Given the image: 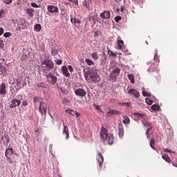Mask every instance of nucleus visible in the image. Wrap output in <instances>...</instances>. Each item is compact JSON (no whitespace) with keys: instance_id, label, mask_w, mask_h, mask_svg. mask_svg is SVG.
Here are the masks:
<instances>
[{"instance_id":"f257e3e1","label":"nucleus","mask_w":177,"mask_h":177,"mask_svg":"<svg viewBox=\"0 0 177 177\" xmlns=\"http://www.w3.org/2000/svg\"><path fill=\"white\" fill-rule=\"evenodd\" d=\"M55 67V64L53 63V60L45 59L42 61L41 64V71L44 74H48L52 68Z\"/></svg>"},{"instance_id":"f03ea898","label":"nucleus","mask_w":177,"mask_h":177,"mask_svg":"<svg viewBox=\"0 0 177 177\" xmlns=\"http://www.w3.org/2000/svg\"><path fill=\"white\" fill-rule=\"evenodd\" d=\"M86 80L89 81V82H93V84L99 82L100 81V77L97 74V71L94 70L89 72L86 77Z\"/></svg>"},{"instance_id":"7ed1b4c3","label":"nucleus","mask_w":177,"mask_h":177,"mask_svg":"<svg viewBox=\"0 0 177 177\" xmlns=\"http://www.w3.org/2000/svg\"><path fill=\"white\" fill-rule=\"evenodd\" d=\"M46 82L48 84H51L52 85H55L57 82V77L55 75V73H48L46 75Z\"/></svg>"},{"instance_id":"20e7f679","label":"nucleus","mask_w":177,"mask_h":177,"mask_svg":"<svg viewBox=\"0 0 177 177\" xmlns=\"http://www.w3.org/2000/svg\"><path fill=\"white\" fill-rule=\"evenodd\" d=\"M6 74V64H5V59H0V75H5Z\"/></svg>"},{"instance_id":"39448f33","label":"nucleus","mask_w":177,"mask_h":177,"mask_svg":"<svg viewBox=\"0 0 177 177\" xmlns=\"http://www.w3.org/2000/svg\"><path fill=\"white\" fill-rule=\"evenodd\" d=\"M96 160L98 162L100 168H102L103 163L104 162V158H103L102 153L99 152L97 153Z\"/></svg>"},{"instance_id":"423d86ee","label":"nucleus","mask_w":177,"mask_h":177,"mask_svg":"<svg viewBox=\"0 0 177 177\" xmlns=\"http://www.w3.org/2000/svg\"><path fill=\"white\" fill-rule=\"evenodd\" d=\"M39 111L41 114H46L47 109H46V104L43 101L40 102Z\"/></svg>"},{"instance_id":"0eeeda50","label":"nucleus","mask_w":177,"mask_h":177,"mask_svg":"<svg viewBox=\"0 0 177 177\" xmlns=\"http://www.w3.org/2000/svg\"><path fill=\"white\" fill-rule=\"evenodd\" d=\"M75 93L77 96L80 97H84L86 96V91L84 88H77L75 91Z\"/></svg>"},{"instance_id":"6e6552de","label":"nucleus","mask_w":177,"mask_h":177,"mask_svg":"<svg viewBox=\"0 0 177 177\" xmlns=\"http://www.w3.org/2000/svg\"><path fill=\"white\" fill-rule=\"evenodd\" d=\"M121 71V69L120 68H115L111 72V80L112 81H116L117 77L120 75V72Z\"/></svg>"},{"instance_id":"1a4fd4ad","label":"nucleus","mask_w":177,"mask_h":177,"mask_svg":"<svg viewBox=\"0 0 177 177\" xmlns=\"http://www.w3.org/2000/svg\"><path fill=\"white\" fill-rule=\"evenodd\" d=\"M20 104H21V102L15 98L10 101V109H14L15 107H17V106H20Z\"/></svg>"},{"instance_id":"9d476101","label":"nucleus","mask_w":177,"mask_h":177,"mask_svg":"<svg viewBox=\"0 0 177 177\" xmlns=\"http://www.w3.org/2000/svg\"><path fill=\"white\" fill-rule=\"evenodd\" d=\"M47 10L49 13H59V8L55 6H48Z\"/></svg>"},{"instance_id":"9b49d317","label":"nucleus","mask_w":177,"mask_h":177,"mask_svg":"<svg viewBox=\"0 0 177 177\" xmlns=\"http://www.w3.org/2000/svg\"><path fill=\"white\" fill-rule=\"evenodd\" d=\"M62 135L64 136L65 139H68L70 136V133L68 132V127L64 124V129L62 131Z\"/></svg>"},{"instance_id":"f8f14e48","label":"nucleus","mask_w":177,"mask_h":177,"mask_svg":"<svg viewBox=\"0 0 177 177\" xmlns=\"http://www.w3.org/2000/svg\"><path fill=\"white\" fill-rule=\"evenodd\" d=\"M100 135H101V138L104 140H106V139H107L109 136V133H107V129L104 128H102L100 131Z\"/></svg>"},{"instance_id":"ddd939ff","label":"nucleus","mask_w":177,"mask_h":177,"mask_svg":"<svg viewBox=\"0 0 177 177\" xmlns=\"http://www.w3.org/2000/svg\"><path fill=\"white\" fill-rule=\"evenodd\" d=\"M5 154H6V158H8V160H10V157H12V156H13V154H14L13 149H12V148L7 149L6 150Z\"/></svg>"},{"instance_id":"4468645a","label":"nucleus","mask_w":177,"mask_h":177,"mask_svg":"<svg viewBox=\"0 0 177 177\" xmlns=\"http://www.w3.org/2000/svg\"><path fill=\"white\" fill-rule=\"evenodd\" d=\"M6 84L5 83H1L0 84V95H6Z\"/></svg>"},{"instance_id":"2eb2a0df","label":"nucleus","mask_w":177,"mask_h":177,"mask_svg":"<svg viewBox=\"0 0 177 177\" xmlns=\"http://www.w3.org/2000/svg\"><path fill=\"white\" fill-rule=\"evenodd\" d=\"M118 136L120 138L124 136V125H122V124H118Z\"/></svg>"},{"instance_id":"dca6fc26","label":"nucleus","mask_w":177,"mask_h":177,"mask_svg":"<svg viewBox=\"0 0 177 177\" xmlns=\"http://www.w3.org/2000/svg\"><path fill=\"white\" fill-rule=\"evenodd\" d=\"M62 72V74L65 76V77H70V73L68 72V69L67 68V66H63L62 67V69H61Z\"/></svg>"},{"instance_id":"f3484780","label":"nucleus","mask_w":177,"mask_h":177,"mask_svg":"<svg viewBox=\"0 0 177 177\" xmlns=\"http://www.w3.org/2000/svg\"><path fill=\"white\" fill-rule=\"evenodd\" d=\"M129 95H133L134 97H139V96H140V95L139 94V91H138L136 89H130L129 91Z\"/></svg>"},{"instance_id":"a211bd4d","label":"nucleus","mask_w":177,"mask_h":177,"mask_svg":"<svg viewBox=\"0 0 177 177\" xmlns=\"http://www.w3.org/2000/svg\"><path fill=\"white\" fill-rule=\"evenodd\" d=\"M157 68H158V64H151L148 71L153 73V71H157Z\"/></svg>"},{"instance_id":"6ab92c4d","label":"nucleus","mask_w":177,"mask_h":177,"mask_svg":"<svg viewBox=\"0 0 177 177\" xmlns=\"http://www.w3.org/2000/svg\"><path fill=\"white\" fill-rule=\"evenodd\" d=\"M91 1L89 0H84L83 1V5L85 6V8L88 10V12H91L92 10V8H91Z\"/></svg>"},{"instance_id":"aec40b11","label":"nucleus","mask_w":177,"mask_h":177,"mask_svg":"<svg viewBox=\"0 0 177 177\" xmlns=\"http://www.w3.org/2000/svg\"><path fill=\"white\" fill-rule=\"evenodd\" d=\"M102 19H110V11H105L100 15Z\"/></svg>"},{"instance_id":"412c9836","label":"nucleus","mask_w":177,"mask_h":177,"mask_svg":"<svg viewBox=\"0 0 177 177\" xmlns=\"http://www.w3.org/2000/svg\"><path fill=\"white\" fill-rule=\"evenodd\" d=\"M71 21L73 24H81V20L77 19L76 17L73 18V15H71Z\"/></svg>"},{"instance_id":"4be33fe9","label":"nucleus","mask_w":177,"mask_h":177,"mask_svg":"<svg viewBox=\"0 0 177 177\" xmlns=\"http://www.w3.org/2000/svg\"><path fill=\"white\" fill-rule=\"evenodd\" d=\"M26 13L30 16V17H34V9L32 8H27L26 9Z\"/></svg>"},{"instance_id":"5701e85b","label":"nucleus","mask_w":177,"mask_h":177,"mask_svg":"<svg viewBox=\"0 0 177 177\" xmlns=\"http://www.w3.org/2000/svg\"><path fill=\"white\" fill-rule=\"evenodd\" d=\"M162 158L165 160L166 162H169V163L171 162V158H169V156L167 153L162 155Z\"/></svg>"},{"instance_id":"b1692460","label":"nucleus","mask_w":177,"mask_h":177,"mask_svg":"<svg viewBox=\"0 0 177 177\" xmlns=\"http://www.w3.org/2000/svg\"><path fill=\"white\" fill-rule=\"evenodd\" d=\"M154 62H156V64H158L160 63V58H158V53L156 52L154 54V58H153Z\"/></svg>"},{"instance_id":"393cba45","label":"nucleus","mask_w":177,"mask_h":177,"mask_svg":"<svg viewBox=\"0 0 177 177\" xmlns=\"http://www.w3.org/2000/svg\"><path fill=\"white\" fill-rule=\"evenodd\" d=\"M129 122H131V120H129V118H128V116L127 115L123 116V124H129Z\"/></svg>"},{"instance_id":"a878e982","label":"nucleus","mask_w":177,"mask_h":177,"mask_svg":"<svg viewBox=\"0 0 177 177\" xmlns=\"http://www.w3.org/2000/svg\"><path fill=\"white\" fill-rule=\"evenodd\" d=\"M154 145H156V140H154V138H151L150 140V147L151 149H153V150H156V147Z\"/></svg>"},{"instance_id":"bb28decb","label":"nucleus","mask_w":177,"mask_h":177,"mask_svg":"<svg viewBox=\"0 0 177 177\" xmlns=\"http://www.w3.org/2000/svg\"><path fill=\"white\" fill-rule=\"evenodd\" d=\"M41 30H42V26H41V24H37L36 25H35V31H37L38 32L41 31Z\"/></svg>"},{"instance_id":"cd10ccee","label":"nucleus","mask_w":177,"mask_h":177,"mask_svg":"<svg viewBox=\"0 0 177 177\" xmlns=\"http://www.w3.org/2000/svg\"><path fill=\"white\" fill-rule=\"evenodd\" d=\"M128 78L130 80V82H131V84H135V76H133V75H128Z\"/></svg>"},{"instance_id":"c85d7f7f","label":"nucleus","mask_w":177,"mask_h":177,"mask_svg":"<svg viewBox=\"0 0 177 177\" xmlns=\"http://www.w3.org/2000/svg\"><path fill=\"white\" fill-rule=\"evenodd\" d=\"M85 62L88 66H95L93 61L91 60L89 58L86 59Z\"/></svg>"},{"instance_id":"c756f323","label":"nucleus","mask_w":177,"mask_h":177,"mask_svg":"<svg viewBox=\"0 0 177 177\" xmlns=\"http://www.w3.org/2000/svg\"><path fill=\"white\" fill-rule=\"evenodd\" d=\"M151 129V127H149L146 131V135H147V139H151V134L150 133V130Z\"/></svg>"},{"instance_id":"7c9ffc66","label":"nucleus","mask_w":177,"mask_h":177,"mask_svg":"<svg viewBox=\"0 0 177 177\" xmlns=\"http://www.w3.org/2000/svg\"><path fill=\"white\" fill-rule=\"evenodd\" d=\"M88 21L91 24H95V23H96V19L93 16H90L88 18Z\"/></svg>"},{"instance_id":"2f4dec72","label":"nucleus","mask_w":177,"mask_h":177,"mask_svg":"<svg viewBox=\"0 0 177 177\" xmlns=\"http://www.w3.org/2000/svg\"><path fill=\"white\" fill-rule=\"evenodd\" d=\"M91 57H93V59H95V60L99 59V55L96 52L91 53Z\"/></svg>"},{"instance_id":"473e14b6","label":"nucleus","mask_w":177,"mask_h":177,"mask_svg":"<svg viewBox=\"0 0 177 177\" xmlns=\"http://www.w3.org/2000/svg\"><path fill=\"white\" fill-rule=\"evenodd\" d=\"M142 124L145 127H150V128H152L151 123H149L147 120H144L142 121Z\"/></svg>"},{"instance_id":"72a5a7b5","label":"nucleus","mask_w":177,"mask_h":177,"mask_svg":"<svg viewBox=\"0 0 177 177\" xmlns=\"http://www.w3.org/2000/svg\"><path fill=\"white\" fill-rule=\"evenodd\" d=\"M6 16V12L5 10H0V19H3Z\"/></svg>"},{"instance_id":"f704fd0d","label":"nucleus","mask_w":177,"mask_h":177,"mask_svg":"<svg viewBox=\"0 0 177 177\" xmlns=\"http://www.w3.org/2000/svg\"><path fill=\"white\" fill-rule=\"evenodd\" d=\"M151 110H153L154 111H158V110H160V106L153 104L151 106Z\"/></svg>"},{"instance_id":"c9c22d12","label":"nucleus","mask_w":177,"mask_h":177,"mask_svg":"<svg viewBox=\"0 0 177 177\" xmlns=\"http://www.w3.org/2000/svg\"><path fill=\"white\" fill-rule=\"evenodd\" d=\"M118 45L119 49H122V46H124V41L118 40Z\"/></svg>"},{"instance_id":"e433bc0d","label":"nucleus","mask_w":177,"mask_h":177,"mask_svg":"<svg viewBox=\"0 0 177 177\" xmlns=\"http://www.w3.org/2000/svg\"><path fill=\"white\" fill-rule=\"evenodd\" d=\"M66 113L70 114L71 115H73V117L74 115H75V111L74 110L68 109L66 111Z\"/></svg>"},{"instance_id":"4c0bfd02","label":"nucleus","mask_w":177,"mask_h":177,"mask_svg":"<svg viewBox=\"0 0 177 177\" xmlns=\"http://www.w3.org/2000/svg\"><path fill=\"white\" fill-rule=\"evenodd\" d=\"M133 115H135L136 117H138V118H143V117H145V115L139 113H134Z\"/></svg>"},{"instance_id":"58836bf2","label":"nucleus","mask_w":177,"mask_h":177,"mask_svg":"<svg viewBox=\"0 0 177 177\" xmlns=\"http://www.w3.org/2000/svg\"><path fill=\"white\" fill-rule=\"evenodd\" d=\"M142 96H144L145 97H150V96H151V94L143 91H142Z\"/></svg>"},{"instance_id":"ea45409f","label":"nucleus","mask_w":177,"mask_h":177,"mask_svg":"<svg viewBox=\"0 0 177 177\" xmlns=\"http://www.w3.org/2000/svg\"><path fill=\"white\" fill-rule=\"evenodd\" d=\"M111 114L115 115H121V112L118 111H115V110H112L111 111Z\"/></svg>"},{"instance_id":"a19ab883","label":"nucleus","mask_w":177,"mask_h":177,"mask_svg":"<svg viewBox=\"0 0 177 177\" xmlns=\"http://www.w3.org/2000/svg\"><path fill=\"white\" fill-rule=\"evenodd\" d=\"M3 37H5V38H9L10 37H12V33H10V32H5Z\"/></svg>"},{"instance_id":"79ce46f5","label":"nucleus","mask_w":177,"mask_h":177,"mask_svg":"<svg viewBox=\"0 0 177 177\" xmlns=\"http://www.w3.org/2000/svg\"><path fill=\"white\" fill-rule=\"evenodd\" d=\"M100 34H102L100 30H96L94 35V37L99 38V35H100Z\"/></svg>"},{"instance_id":"37998d69","label":"nucleus","mask_w":177,"mask_h":177,"mask_svg":"<svg viewBox=\"0 0 177 177\" xmlns=\"http://www.w3.org/2000/svg\"><path fill=\"white\" fill-rule=\"evenodd\" d=\"M51 55H53V56H56V55H57V50L52 49L51 50Z\"/></svg>"},{"instance_id":"c03bdc74","label":"nucleus","mask_w":177,"mask_h":177,"mask_svg":"<svg viewBox=\"0 0 177 177\" xmlns=\"http://www.w3.org/2000/svg\"><path fill=\"white\" fill-rule=\"evenodd\" d=\"M3 46H5V44L3 43V40L0 39V49H3Z\"/></svg>"},{"instance_id":"a18cd8bd","label":"nucleus","mask_w":177,"mask_h":177,"mask_svg":"<svg viewBox=\"0 0 177 177\" xmlns=\"http://www.w3.org/2000/svg\"><path fill=\"white\" fill-rule=\"evenodd\" d=\"M26 24V21L24 19H20V26H24Z\"/></svg>"},{"instance_id":"49530a36","label":"nucleus","mask_w":177,"mask_h":177,"mask_svg":"<svg viewBox=\"0 0 177 177\" xmlns=\"http://www.w3.org/2000/svg\"><path fill=\"white\" fill-rule=\"evenodd\" d=\"M56 64H57L58 66H60V64H63V61L62 59H58L55 62Z\"/></svg>"},{"instance_id":"de8ad7c7","label":"nucleus","mask_w":177,"mask_h":177,"mask_svg":"<svg viewBox=\"0 0 177 177\" xmlns=\"http://www.w3.org/2000/svg\"><path fill=\"white\" fill-rule=\"evenodd\" d=\"M3 1L4 3H6V5H10V3L12 2V0H3Z\"/></svg>"},{"instance_id":"09e8293b","label":"nucleus","mask_w":177,"mask_h":177,"mask_svg":"<svg viewBox=\"0 0 177 177\" xmlns=\"http://www.w3.org/2000/svg\"><path fill=\"white\" fill-rule=\"evenodd\" d=\"M68 68L70 73H73V71H74V68H73V66L68 65Z\"/></svg>"},{"instance_id":"8fccbe9b","label":"nucleus","mask_w":177,"mask_h":177,"mask_svg":"<svg viewBox=\"0 0 177 177\" xmlns=\"http://www.w3.org/2000/svg\"><path fill=\"white\" fill-rule=\"evenodd\" d=\"M37 86H39V88H45V84L44 83H39L37 84Z\"/></svg>"},{"instance_id":"3c124183","label":"nucleus","mask_w":177,"mask_h":177,"mask_svg":"<svg viewBox=\"0 0 177 177\" xmlns=\"http://www.w3.org/2000/svg\"><path fill=\"white\" fill-rule=\"evenodd\" d=\"M120 20H121V17L118 16V17H115V21L116 23H118V21H120Z\"/></svg>"},{"instance_id":"603ef678","label":"nucleus","mask_w":177,"mask_h":177,"mask_svg":"<svg viewBox=\"0 0 177 177\" xmlns=\"http://www.w3.org/2000/svg\"><path fill=\"white\" fill-rule=\"evenodd\" d=\"M39 97H35L34 98H33V102L34 103H37V102H39Z\"/></svg>"},{"instance_id":"864d4df0","label":"nucleus","mask_w":177,"mask_h":177,"mask_svg":"<svg viewBox=\"0 0 177 177\" xmlns=\"http://www.w3.org/2000/svg\"><path fill=\"white\" fill-rule=\"evenodd\" d=\"M146 102L148 104H153V101H151V100L150 99H146Z\"/></svg>"},{"instance_id":"5fc2aeb1","label":"nucleus","mask_w":177,"mask_h":177,"mask_svg":"<svg viewBox=\"0 0 177 177\" xmlns=\"http://www.w3.org/2000/svg\"><path fill=\"white\" fill-rule=\"evenodd\" d=\"M22 106H24V107H26V106H28V102L27 101H23Z\"/></svg>"},{"instance_id":"6e6d98bb","label":"nucleus","mask_w":177,"mask_h":177,"mask_svg":"<svg viewBox=\"0 0 177 177\" xmlns=\"http://www.w3.org/2000/svg\"><path fill=\"white\" fill-rule=\"evenodd\" d=\"M122 106H126V107H129V106H131V104L129 102H124L122 104Z\"/></svg>"},{"instance_id":"4d7b16f0","label":"nucleus","mask_w":177,"mask_h":177,"mask_svg":"<svg viewBox=\"0 0 177 177\" xmlns=\"http://www.w3.org/2000/svg\"><path fill=\"white\" fill-rule=\"evenodd\" d=\"M30 5L32 8H38V5L35 3H31Z\"/></svg>"},{"instance_id":"13d9d810","label":"nucleus","mask_w":177,"mask_h":177,"mask_svg":"<svg viewBox=\"0 0 177 177\" xmlns=\"http://www.w3.org/2000/svg\"><path fill=\"white\" fill-rule=\"evenodd\" d=\"M165 153H172L169 149H164Z\"/></svg>"},{"instance_id":"bf43d9fd","label":"nucleus","mask_w":177,"mask_h":177,"mask_svg":"<svg viewBox=\"0 0 177 177\" xmlns=\"http://www.w3.org/2000/svg\"><path fill=\"white\" fill-rule=\"evenodd\" d=\"M3 31H4L3 28L0 27V35H2L3 34Z\"/></svg>"},{"instance_id":"052dcab7","label":"nucleus","mask_w":177,"mask_h":177,"mask_svg":"<svg viewBox=\"0 0 177 177\" xmlns=\"http://www.w3.org/2000/svg\"><path fill=\"white\" fill-rule=\"evenodd\" d=\"M75 115H76V117H80L81 116V113H78V112L75 111Z\"/></svg>"},{"instance_id":"680f3d73","label":"nucleus","mask_w":177,"mask_h":177,"mask_svg":"<svg viewBox=\"0 0 177 177\" xmlns=\"http://www.w3.org/2000/svg\"><path fill=\"white\" fill-rule=\"evenodd\" d=\"M16 82H17V84H21V79H17Z\"/></svg>"},{"instance_id":"e2e57ef3","label":"nucleus","mask_w":177,"mask_h":177,"mask_svg":"<svg viewBox=\"0 0 177 177\" xmlns=\"http://www.w3.org/2000/svg\"><path fill=\"white\" fill-rule=\"evenodd\" d=\"M95 109H97V110H98V111H100V106L95 105Z\"/></svg>"},{"instance_id":"0e129e2a","label":"nucleus","mask_w":177,"mask_h":177,"mask_svg":"<svg viewBox=\"0 0 177 177\" xmlns=\"http://www.w3.org/2000/svg\"><path fill=\"white\" fill-rule=\"evenodd\" d=\"M111 56H113V57H115V56H117V54L114 53L113 51L111 52Z\"/></svg>"},{"instance_id":"69168bd1","label":"nucleus","mask_w":177,"mask_h":177,"mask_svg":"<svg viewBox=\"0 0 177 177\" xmlns=\"http://www.w3.org/2000/svg\"><path fill=\"white\" fill-rule=\"evenodd\" d=\"M108 54L109 55V56H111V50H108Z\"/></svg>"},{"instance_id":"338daca9","label":"nucleus","mask_w":177,"mask_h":177,"mask_svg":"<svg viewBox=\"0 0 177 177\" xmlns=\"http://www.w3.org/2000/svg\"><path fill=\"white\" fill-rule=\"evenodd\" d=\"M120 12H124V6H122V7L120 8Z\"/></svg>"},{"instance_id":"774afa93","label":"nucleus","mask_w":177,"mask_h":177,"mask_svg":"<svg viewBox=\"0 0 177 177\" xmlns=\"http://www.w3.org/2000/svg\"><path fill=\"white\" fill-rule=\"evenodd\" d=\"M17 31H21V27H17Z\"/></svg>"}]
</instances>
